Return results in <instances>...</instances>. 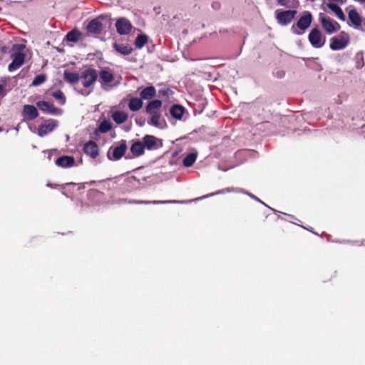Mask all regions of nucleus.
<instances>
[{"instance_id": "nucleus-1", "label": "nucleus", "mask_w": 365, "mask_h": 365, "mask_svg": "<svg viewBox=\"0 0 365 365\" xmlns=\"http://www.w3.org/2000/svg\"><path fill=\"white\" fill-rule=\"evenodd\" d=\"M25 46L23 44H15L12 46L11 51V58L12 62L9 65L8 69L10 72L19 68L24 62L25 54L24 50Z\"/></svg>"}, {"instance_id": "nucleus-2", "label": "nucleus", "mask_w": 365, "mask_h": 365, "mask_svg": "<svg viewBox=\"0 0 365 365\" xmlns=\"http://www.w3.org/2000/svg\"><path fill=\"white\" fill-rule=\"evenodd\" d=\"M312 21V14L309 11H304L296 25H293L291 29L294 34L301 35L310 26Z\"/></svg>"}, {"instance_id": "nucleus-3", "label": "nucleus", "mask_w": 365, "mask_h": 365, "mask_svg": "<svg viewBox=\"0 0 365 365\" xmlns=\"http://www.w3.org/2000/svg\"><path fill=\"white\" fill-rule=\"evenodd\" d=\"M319 21L323 29L328 34L336 32L340 29V25L336 21L331 19L329 16H324L322 13L319 14Z\"/></svg>"}, {"instance_id": "nucleus-4", "label": "nucleus", "mask_w": 365, "mask_h": 365, "mask_svg": "<svg viewBox=\"0 0 365 365\" xmlns=\"http://www.w3.org/2000/svg\"><path fill=\"white\" fill-rule=\"evenodd\" d=\"M349 40V36L342 32L338 36L331 38L330 48L334 51L343 49L347 46Z\"/></svg>"}, {"instance_id": "nucleus-5", "label": "nucleus", "mask_w": 365, "mask_h": 365, "mask_svg": "<svg viewBox=\"0 0 365 365\" xmlns=\"http://www.w3.org/2000/svg\"><path fill=\"white\" fill-rule=\"evenodd\" d=\"M276 19L277 22L282 26H285L289 24L292 19L294 18L297 11L295 10H287V11H281L277 10L275 11Z\"/></svg>"}, {"instance_id": "nucleus-6", "label": "nucleus", "mask_w": 365, "mask_h": 365, "mask_svg": "<svg viewBox=\"0 0 365 365\" xmlns=\"http://www.w3.org/2000/svg\"><path fill=\"white\" fill-rule=\"evenodd\" d=\"M97 78L98 73L94 68L86 69L80 77L85 88L90 87L96 81Z\"/></svg>"}, {"instance_id": "nucleus-7", "label": "nucleus", "mask_w": 365, "mask_h": 365, "mask_svg": "<svg viewBox=\"0 0 365 365\" xmlns=\"http://www.w3.org/2000/svg\"><path fill=\"white\" fill-rule=\"evenodd\" d=\"M309 41L310 43L315 48H321L325 42V39L322 38L321 31L318 29H313L309 34Z\"/></svg>"}, {"instance_id": "nucleus-8", "label": "nucleus", "mask_w": 365, "mask_h": 365, "mask_svg": "<svg viewBox=\"0 0 365 365\" xmlns=\"http://www.w3.org/2000/svg\"><path fill=\"white\" fill-rule=\"evenodd\" d=\"M58 125L57 120L54 119H48L44 123L40 125L38 128V135L43 137L48 133L52 132Z\"/></svg>"}, {"instance_id": "nucleus-9", "label": "nucleus", "mask_w": 365, "mask_h": 365, "mask_svg": "<svg viewBox=\"0 0 365 365\" xmlns=\"http://www.w3.org/2000/svg\"><path fill=\"white\" fill-rule=\"evenodd\" d=\"M103 19L104 17L101 16L90 21L87 26L88 31L91 34H99L103 28L102 22Z\"/></svg>"}, {"instance_id": "nucleus-10", "label": "nucleus", "mask_w": 365, "mask_h": 365, "mask_svg": "<svg viewBox=\"0 0 365 365\" xmlns=\"http://www.w3.org/2000/svg\"><path fill=\"white\" fill-rule=\"evenodd\" d=\"M115 26L117 31L120 35L128 34L132 29L130 22L125 18L119 19L116 21Z\"/></svg>"}, {"instance_id": "nucleus-11", "label": "nucleus", "mask_w": 365, "mask_h": 365, "mask_svg": "<svg viewBox=\"0 0 365 365\" xmlns=\"http://www.w3.org/2000/svg\"><path fill=\"white\" fill-rule=\"evenodd\" d=\"M37 107L43 112L52 115L56 114L58 109L51 103L43 101H39L36 103Z\"/></svg>"}, {"instance_id": "nucleus-12", "label": "nucleus", "mask_w": 365, "mask_h": 365, "mask_svg": "<svg viewBox=\"0 0 365 365\" xmlns=\"http://www.w3.org/2000/svg\"><path fill=\"white\" fill-rule=\"evenodd\" d=\"M83 150L87 155H90L93 158H95L98 155V145L92 140L87 142L84 145Z\"/></svg>"}, {"instance_id": "nucleus-13", "label": "nucleus", "mask_w": 365, "mask_h": 365, "mask_svg": "<svg viewBox=\"0 0 365 365\" xmlns=\"http://www.w3.org/2000/svg\"><path fill=\"white\" fill-rule=\"evenodd\" d=\"M126 148L125 141H123L119 145L115 146L113 150V158L114 160L120 159L124 155Z\"/></svg>"}, {"instance_id": "nucleus-14", "label": "nucleus", "mask_w": 365, "mask_h": 365, "mask_svg": "<svg viewBox=\"0 0 365 365\" xmlns=\"http://www.w3.org/2000/svg\"><path fill=\"white\" fill-rule=\"evenodd\" d=\"M75 160L71 156H62L56 160V164L63 168H69L74 165Z\"/></svg>"}, {"instance_id": "nucleus-15", "label": "nucleus", "mask_w": 365, "mask_h": 365, "mask_svg": "<svg viewBox=\"0 0 365 365\" xmlns=\"http://www.w3.org/2000/svg\"><path fill=\"white\" fill-rule=\"evenodd\" d=\"M23 114L32 120L38 116V110L34 106L25 105L23 109Z\"/></svg>"}, {"instance_id": "nucleus-16", "label": "nucleus", "mask_w": 365, "mask_h": 365, "mask_svg": "<svg viewBox=\"0 0 365 365\" xmlns=\"http://www.w3.org/2000/svg\"><path fill=\"white\" fill-rule=\"evenodd\" d=\"M349 19L356 27H359L361 25L362 19L355 9H351L349 12Z\"/></svg>"}, {"instance_id": "nucleus-17", "label": "nucleus", "mask_w": 365, "mask_h": 365, "mask_svg": "<svg viewBox=\"0 0 365 365\" xmlns=\"http://www.w3.org/2000/svg\"><path fill=\"white\" fill-rule=\"evenodd\" d=\"M100 79L104 83H110L114 80V76L110 71L108 69L101 70L99 73Z\"/></svg>"}, {"instance_id": "nucleus-18", "label": "nucleus", "mask_w": 365, "mask_h": 365, "mask_svg": "<svg viewBox=\"0 0 365 365\" xmlns=\"http://www.w3.org/2000/svg\"><path fill=\"white\" fill-rule=\"evenodd\" d=\"M156 94V90L155 87L153 86H148L144 88L140 92V98L143 100H149L152 98L153 97L155 96Z\"/></svg>"}, {"instance_id": "nucleus-19", "label": "nucleus", "mask_w": 365, "mask_h": 365, "mask_svg": "<svg viewBox=\"0 0 365 365\" xmlns=\"http://www.w3.org/2000/svg\"><path fill=\"white\" fill-rule=\"evenodd\" d=\"M327 7L335 14V15L339 18V19L343 21L346 20V16L343 11L339 6H337L335 4L329 3L327 4Z\"/></svg>"}, {"instance_id": "nucleus-20", "label": "nucleus", "mask_w": 365, "mask_h": 365, "mask_svg": "<svg viewBox=\"0 0 365 365\" xmlns=\"http://www.w3.org/2000/svg\"><path fill=\"white\" fill-rule=\"evenodd\" d=\"M146 113L150 116V120H148V124L153 125L155 126H158L160 125V113L159 110H151L146 111Z\"/></svg>"}, {"instance_id": "nucleus-21", "label": "nucleus", "mask_w": 365, "mask_h": 365, "mask_svg": "<svg viewBox=\"0 0 365 365\" xmlns=\"http://www.w3.org/2000/svg\"><path fill=\"white\" fill-rule=\"evenodd\" d=\"M63 76H64V79L67 82L71 83H76L78 82V81L80 79V76H79L78 73L71 72L67 70H66L64 71Z\"/></svg>"}, {"instance_id": "nucleus-22", "label": "nucleus", "mask_w": 365, "mask_h": 365, "mask_svg": "<svg viewBox=\"0 0 365 365\" xmlns=\"http://www.w3.org/2000/svg\"><path fill=\"white\" fill-rule=\"evenodd\" d=\"M111 117L116 123L120 124L127 120L128 115L123 111H115L113 113Z\"/></svg>"}, {"instance_id": "nucleus-23", "label": "nucleus", "mask_w": 365, "mask_h": 365, "mask_svg": "<svg viewBox=\"0 0 365 365\" xmlns=\"http://www.w3.org/2000/svg\"><path fill=\"white\" fill-rule=\"evenodd\" d=\"M170 112L173 118L176 119H181L184 113V108L181 106L175 105L171 107Z\"/></svg>"}, {"instance_id": "nucleus-24", "label": "nucleus", "mask_w": 365, "mask_h": 365, "mask_svg": "<svg viewBox=\"0 0 365 365\" xmlns=\"http://www.w3.org/2000/svg\"><path fill=\"white\" fill-rule=\"evenodd\" d=\"M143 106V102L141 98H132L128 104L130 110L132 111H137L140 110Z\"/></svg>"}, {"instance_id": "nucleus-25", "label": "nucleus", "mask_w": 365, "mask_h": 365, "mask_svg": "<svg viewBox=\"0 0 365 365\" xmlns=\"http://www.w3.org/2000/svg\"><path fill=\"white\" fill-rule=\"evenodd\" d=\"M130 150L137 156L142 155L144 153V145L143 142L138 141L134 143L131 145Z\"/></svg>"}, {"instance_id": "nucleus-26", "label": "nucleus", "mask_w": 365, "mask_h": 365, "mask_svg": "<svg viewBox=\"0 0 365 365\" xmlns=\"http://www.w3.org/2000/svg\"><path fill=\"white\" fill-rule=\"evenodd\" d=\"M143 143L144 147L151 149L156 145V138L153 135H146L143 138Z\"/></svg>"}, {"instance_id": "nucleus-27", "label": "nucleus", "mask_w": 365, "mask_h": 365, "mask_svg": "<svg viewBox=\"0 0 365 365\" xmlns=\"http://www.w3.org/2000/svg\"><path fill=\"white\" fill-rule=\"evenodd\" d=\"M113 47L118 53L123 55H128L132 51V48L127 45L114 43Z\"/></svg>"}, {"instance_id": "nucleus-28", "label": "nucleus", "mask_w": 365, "mask_h": 365, "mask_svg": "<svg viewBox=\"0 0 365 365\" xmlns=\"http://www.w3.org/2000/svg\"><path fill=\"white\" fill-rule=\"evenodd\" d=\"M162 106V102L160 100H153L148 103L146 106V111L159 110Z\"/></svg>"}, {"instance_id": "nucleus-29", "label": "nucleus", "mask_w": 365, "mask_h": 365, "mask_svg": "<svg viewBox=\"0 0 365 365\" xmlns=\"http://www.w3.org/2000/svg\"><path fill=\"white\" fill-rule=\"evenodd\" d=\"M197 155L195 153H189L183 160V165L185 167H190L196 160Z\"/></svg>"}, {"instance_id": "nucleus-30", "label": "nucleus", "mask_w": 365, "mask_h": 365, "mask_svg": "<svg viewBox=\"0 0 365 365\" xmlns=\"http://www.w3.org/2000/svg\"><path fill=\"white\" fill-rule=\"evenodd\" d=\"M81 33L77 30H73L68 33L66 38L68 41L76 42L79 40Z\"/></svg>"}, {"instance_id": "nucleus-31", "label": "nucleus", "mask_w": 365, "mask_h": 365, "mask_svg": "<svg viewBox=\"0 0 365 365\" xmlns=\"http://www.w3.org/2000/svg\"><path fill=\"white\" fill-rule=\"evenodd\" d=\"M148 41V37L145 35H139L137 36L135 45L137 48H141Z\"/></svg>"}, {"instance_id": "nucleus-32", "label": "nucleus", "mask_w": 365, "mask_h": 365, "mask_svg": "<svg viewBox=\"0 0 365 365\" xmlns=\"http://www.w3.org/2000/svg\"><path fill=\"white\" fill-rule=\"evenodd\" d=\"M51 95L55 99L59 101L61 105L66 103V97L61 91H54Z\"/></svg>"}, {"instance_id": "nucleus-33", "label": "nucleus", "mask_w": 365, "mask_h": 365, "mask_svg": "<svg viewBox=\"0 0 365 365\" xmlns=\"http://www.w3.org/2000/svg\"><path fill=\"white\" fill-rule=\"evenodd\" d=\"M112 128L110 122L108 120H103L101 123L98 130L101 133H106Z\"/></svg>"}, {"instance_id": "nucleus-34", "label": "nucleus", "mask_w": 365, "mask_h": 365, "mask_svg": "<svg viewBox=\"0 0 365 365\" xmlns=\"http://www.w3.org/2000/svg\"><path fill=\"white\" fill-rule=\"evenodd\" d=\"M46 79V76L45 75H43V74L38 75L34 78L31 85L33 86H38L41 85V83H44Z\"/></svg>"}, {"instance_id": "nucleus-35", "label": "nucleus", "mask_w": 365, "mask_h": 365, "mask_svg": "<svg viewBox=\"0 0 365 365\" xmlns=\"http://www.w3.org/2000/svg\"><path fill=\"white\" fill-rule=\"evenodd\" d=\"M277 3L280 6H287V0H277Z\"/></svg>"}, {"instance_id": "nucleus-36", "label": "nucleus", "mask_w": 365, "mask_h": 365, "mask_svg": "<svg viewBox=\"0 0 365 365\" xmlns=\"http://www.w3.org/2000/svg\"><path fill=\"white\" fill-rule=\"evenodd\" d=\"M171 202H175V201H153V203L157 204V203H171Z\"/></svg>"}, {"instance_id": "nucleus-37", "label": "nucleus", "mask_w": 365, "mask_h": 365, "mask_svg": "<svg viewBox=\"0 0 365 365\" xmlns=\"http://www.w3.org/2000/svg\"><path fill=\"white\" fill-rule=\"evenodd\" d=\"M4 91V86H3L2 85H1V84H0V95H1V93H3Z\"/></svg>"}, {"instance_id": "nucleus-38", "label": "nucleus", "mask_w": 365, "mask_h": 365, "mask_svg": "<svg viewBox=\"0 0 365 365\" xmlns=\"http://www.w3.org/2000/svg\"><path fill=\"white\" fill-rule=\"evenodd\" d=\"M139 203H148V202H145V201H140L138 202Z\"/></svg>"}]
</instances>
